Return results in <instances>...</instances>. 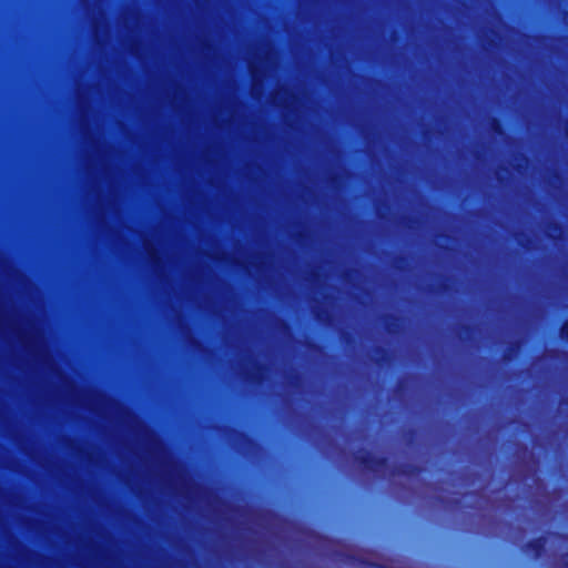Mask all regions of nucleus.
Here are the masks:
<instances>
[{
	"label": "nucleus",
	"mask_w": 568,
	"mask_h": 568,
	"mask_svg": "<svg viewBox=\"0 0 568 568\" xmlns=\"http://www.w3.org/2000/svg\"><path fill=\"white\" fill-rule=\"evenodd\" d=\"M562 334L568 338V322L562 327Z\"/></svg>",
	"instance_id": "obj_1"
}]
</instances>
